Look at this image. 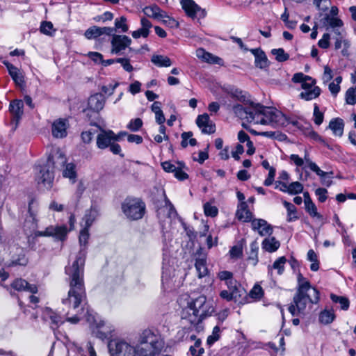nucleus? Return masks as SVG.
Instances as JSON below:
<instances>
[{
  "label": "nucleus",
  "instance_id": "393cba45",
  "mask_svg": "<svg viewBox=\"0 0 356 356\" xmlns=\"http://www.w3.org/2000/svg\"><path fill=\"white\" fill-rule=\"evenodd\" d=\"M11 286L17 291H28L32 293L38 292V287L35 285L30 284L25 280L21 278L14 280Z\"/></svg>",
  "mask_w": 356,
  "mask_h": 356
},
{
  "label": "nucleus",
  "instance_id": "09e8293b",
  "mask_svg": "<svg viewBox=\"0 0 356 356\" xmlns=\"http://www.w3.org/2000/svg\"><path fill=\"white\" fill-rule=\"evenodd\" d=\"M115 29H120L121 32L126 33L129 30L128 25L127 24V18L124 16L120 18H116L115 20Z\"/></svg>",
  "mask_w": 356,
  "mask_h": 356
},
{
  "label": "nucleus",
  "instance_id": "338daca9",
  "mask_svg": "<svg viewBox=\"0 0 356 356\" xmlns=\"http://www.w3.org/2000/svg\"><path fill=\"white\" fill-rule=\"evenodd\" d=\"M330 35L329 33H324L322 38L319 40L318 44L322 49H327L330 46Z\"/></svg>",
  "mask_w": 356,
  "mask_h": 356
},
{
  "label": "nucleus",
  "instance_id": "8fccbe9b",
  "mask_svg": "<svg viewBox=\"0 0 356 356\" xmlns=\"http://www.w3.org/2000/svg\"><path fill=\"white\" fill-rule=\"evenodd\" d=\"M40 29L41 33L47 35H51L56 31L54 29L53 24L51 22L47 21L42 22L41 23Z\"/></svg>",
  "mask_w": 356,
  "mask_h": 356
},
{
  "label": "nucleus",
  "instance_id": "2f4dec72",
  "mask_svg": "<svg viewBox=\"0 0 356 356\" xmlns=\"http://www.w3.org/2000/svg\"><path fill=\"white\" fill-rule=\"evenodd\" d=\"M236 216L239 220H242L245 222L251 220L252 214L248 209L246 202H242L240 204L236 211Z\"/></svg>",
  "mask_w": 356,
  "mask_h": 356
},
{
  "label": "nucleus",
  "instance_id": "a211bd4d",
  "mask_svg": "<svg viewBox=\"0 0 356 356\" xmlns=\"http://www.w3.org/2000/svg\"><path fill=\"white\" fill-rule=\"evenodd\" d=\"M23 108L24 103L22 100L15 99L10 103L9 110L13 116L12 123L15 124V128L23 115Z\"/></svg>",
  "mask_w": 356,
  "mask_h": 356
},
{
  "label": "nucleus",
  "instance_id": "c756f323",
  "mask_svg": "<svg viewBox=\"0 0 356 356\" xmlns=\"http://www.w3.org/2000/svg\"><path fill=\"white\" fill-rule=\"evenodd\" d=\"M15 254L17 255L13 256V260L10 266L20 265L25 266L28 262V259L25 256L24 248L21 246H15Z\"/></svg>",
  "mask_w": 356,
  "mask_h": 356
},
{
  "label": "nucleus",
  "instance_id": "a878e982",
  "mask_svg": "<svg viewBox=\"0 0 356 356\" xmlns=\"http://www.w3.org/2000/svg\"><path fill=\"white\" fill-rule=\"evenodd\" d=\"M141 28L132 32V37L138 39L140 37L147 38L149 33V29L152 26V23L147 19L143 17L140 19Z\"/></svg>",
  "mask_w": 356,
  "mask_h": 356
},
{
  "label": "nucleus",
  "instance_id": "bb28decb",
  "mask_svg": "<svg viewBox=\"0 0 356 356\" xmlns=\"http://www.w3.org/2000/svg\"><path fill=\"white\" fill-rule=\"evenodd\" d=\"M181 4L186 14L192 18H195L197 13L200 10V8L193 0H181Z\"/></svg>",
  "mask_w": 356,
  "mask_h": 356
},
{
  "label": "nucleus",
  "instance_id": "ea45409f",
  "mask_svg": "<svg viewBox=\"0 0 356 356\" xmlns=\"http://www.w3.org/2000/svg\"><path fill=\"white\" fill-rule=\"evenodd\" d=\"M307 259L312 262L310 269L312 271H317L319 269V261L318 256L313 250H309L307 252Z\"/></svg>",
  "mask_w": 356,
  "mask_h": 356
},
{
  "label": "nucleus",
  "instance_id": "79ce46f5",
  "mask_svg": "<svg viewBox=\"0 0 356 356\" xmlns=\"http://www.w3.org/2000/svg\"><path fill=\"white\" fill-rule=\"evenodd\" d=\"M302 159L304 160V163H306V165L309 168V169L312 171L316 172L317 175L322 176L324 175V171L321 170L320 168L314 162L311 161L308 154H305L304 159Z\"/></svg>",
  "mask_w": 356,
  "mask_h": 356
},
{
  "label": "nucleus",
  "instance_id": "aec40b11",
  "mask_svg": "<svg viewBox=\"0 0 356 356\" xmlns=\"http://www.w3.org/2000/svg\"><path fill=\"white\" fill-rule=\"evenodd\" d=\"M252 227L261 236H270L272 234L273 228L265 220L255 219L252 220Z\"/></svg>",
  "mask_w": 356,
  "mask_h": 356
},
{
  "label": "nucleus",
  "instance_id": "72a5a7b5",
  "mask_svg": "<svg viewBox=\"0 0 356 356\" xmlns=\"http://www.w3.org/2000/svg\"><path fill=\"white\" fill-rule=\"evenodd\" d=\"M151 61L159 67H170L172 65L171 60L163 55H153Z\"/></svg>",
  "mask_w": 356,
  "mask_h": 356
},
{
  "label": "nucleus",
  "instance_id": "de8ad7c7",
  "mask_svg": "<svg viewBox=\"0 0 356 356\" xmlns=\"http://www.w3.org/2000/svg\"><path fill=\"white\" fill-rule=\"evenodd\" d=\"M264 296V291L260 285L256 284L250 290L249 296L256 300H260Z\"/></svg>",
  "mask_w": 356,
  "mask_h": 356
},
{
  "label": "nucleus",
  "instance_id": "20e7f679",
  "mask_svg": "<svg viewBox=\"0 0 356 356\" xmlns=\"http://www.w3.org/2000/svg\"><path fill=\"white\" fill-rule=\"evenodd\" d=\"M213 311V307L207 301V298L204 296H200L188 303V307L183 312L182 319L191 325L196 326Z\"/></svg>",
  "mask_w": 356,
  "mask_h": 356
},
{
  "label": "nucleus",
  "instance_id": "f03ea898",
  "mask_svg": "<svg viewBox=\"0 0 356 356\" xmlns=\"http://www.w3.org/2000/svg\"><path fill=\"white\" fill-rule=\"evenodd\" d=\"M234 114L242 120L255 124L284 125L285 115L275 108L251 102L247 107L236 104L233 106Z\"/></svg>",
  "mask_w": 356,
  "mask_h": 356
},
{
  "label": "nucleus",
  "instance_id": "cd10ccee",
  "mask_svg": "<svg viewBox=\"0 0 356 356\" xmlns=\"http://www.w3.org/2000/svg\"><path fill=\"white\" fill-rule=\"evenodd\" d=\"M328 128L332 130L335 136L341 137L344 129L343 120L339 118L332 119Z\"/></svg>",
  "mask_w": 356,
  "mask_h": 356
},
{
  "label": "nucleus",
  "instance_id": "2eb2a0df",
  "mask_svg": "<svg viewBox=\"0 0 356 356\" xmlns=\"http://www.w3.org/2000/svg\"><path fill=\"white\" fill-rule=\"evenodd\" d=\"M131 39L125 35H113L111 41V53L119 54L126 48L129 47Z\"/></svg>",
  "mask_w": 356,
  "mask_h": 356
},
{
  "label": "nucleus",
  "instance_id": "052dcab7",
  "mask_svg": "<svg viewBox=\"0 0 356 356\" xmlns=\"http://www.w3.org/2000/svg\"><path fill=\"white\" fill-rule=\"evenodd\" d=\"M118 63H120L123 69L128 72L133 71L134 67L130 63V60L127 58H118L117 60Z\"/></svg>",
  "mask_w": 356,
  "mask_h": 356
},
{
  "label": "nucleus",
  "instance_id": "c03bdc74",
  "mask_svg": "<svg viewBox=\"0 0 356 356\" xmlns=\"http://www.w3.org/2000/svg\"><path fill=\"white\" fill-rule=\"evenodd\" d=\"M271 54L275 56L278 62H284L289 58V55L282 48L273 49L271 50Z\"/></svg>",
  "mask_w": 356,
  "mask_h": 356
},
{
  "label": "nucleus",
  "instance_id": "4468645a",
  "mask_svg": "<svg viewBox=\"0 0 356 356\" xmlns=\"http://www.w3.org/2000/svg\"><path fill=\"white\" fill-rule=\"evenodd\" d=\"M161 166L166 172H173L175 177L180 181H184L188 177L187 173L184 171V168H185L184 163H173L170 161H164L161 163Z\"/></svg>",
  "mask_w": 356,
  "mask_h": 356
},
{
  "label": "nucleus",
  "instance_id": "f8f14e48",
  "mask_svg": "<svg viewBox=\"0 0 356 356\" xmlns=\"http://www.w3.org/2000/svg\"><path fill=\"white\" fill-rule=\"evenodd\" d=\"M35 180L38 184H42L44 186L51 187L54 179V169L47 163L35 166Z\"/></svg>",
  "mask_w": 356,
  "mask_h": 356
},
{
  "label": "nucleus",
  "instance_id": "9b49d317",
  "mask_svg": "<svg viewBox=\"0 0 356 356\" xmlns=\"http://www.w3.org/2000/svg\"><path fill=\"white\" fill-rule=\"evenodd\" d=\"M211 246H193L192 259L195 261V267L200 278L208 273L207 259L208 250Z\"/></svg>",
  "mask_w": 356,
  "mask_h": 356
},
{
  "label": "nucleus",
  "instance_id": "e2e57ef3",
  "mask_svg": "<svg viewBox=\"0 0 356 356\" xmlns=\"http://www.w3.org/2000/svg\"><path fill=\"white\" fill-rule=\"evenodd\" d=\"M333 78L332 70L330 67L325 65L324 67V72L322 76V81L324 84L330 81Z\"/></svg>",
  "mask_w": 356,
  "mask_h": 356
},
{
  "label": "nucleus",
  "instance_id": "4be33fe9",
  "mask_svg": "<svg viewBox=\"0 0 356 356\" xmlns=\"http://www.w3.org/2000/svg\"><path fill=\"white\" fill-rule=\"evenodd\" d=\"M54 169H59L66 165V158L63 154L56 151L51 154L46 161Z\"/></svg>",
  "mask_w": 356,
  "mask_h": 356
},
{
  "label": "nucleus",
  "instance_id": "c85d7f7f",
  "mask_svg": "<svg viewBox=\"0 0 356 356\" xmlns=\"http://www.w3.org/2000/svg\"><path fill=\"white\" fill-rule=\"evenodd\" d=\"M229 290H223L220 292V296L227 301H230L233 299H236L238 296H241V294L240 293L242 291H244V289L241 287L238 288L236 285H232L229 286Z\"/></svg>",
  "mask_w": 356,
  "mask_h": 356
},
{
  "label": "nucleus",
  "instance_id": "f257e3e1",
  "mask_svg": "<svg viewBox=\"0 0 356 356\" xmlns=\"http://www.w3.org/2000/svg\"><path fill=\"white\" fill-rule=\"evenodd\" d=\"M86 248H80L72 265L65 267V274L68 276L70 285L68 296L63 299V305L76 309L86 300V293L84 285V264L86 257Z\"/></svg>",
  "mask_w": 356,
  "mask_h": 356
},
{
  "label": "nucleus",
  "instance_id": "6ab92c4d",
  "mask_svg": "<svg viewBox=\"0 0 356 356\" xmlns=\"http://www.w3.org/2000/svg\"><path fill=\"white\" fill-rule=\"evenodd\" d=\"M42 318L44 321H51V327L53 330H56L58 327L63 323L62 317L54 312L50 308H45L42 310Z\"/></svg>",
  "mask_w": 356,
  "mask_h": 356
},
{
  "label": "nucleus",
  "instance_id": "dca6fc26",
  "mask_svg": "<svg viewBox=\"0 0 356 356\" xmlns=\"http://www.w3.org/2000/svg\"><path fill=\"white\" fill-rule=\"evenodd\" d=\"M69 122L67 119L58 118L51 124V134L56 138H64L67 136Z\"/></svg>",
  "mask_w": 356,
  "mask_h": 356
},
{
  "label": "nucleus",
  "instance_id": "4c0bfd02",
  "mask_svg": "<svg viewBox=\"0 0 356 356\" xmlns=\"http://www.w3.org/2000/svg\"><path fill=\"white\" fill-rule=\"evenodd\" d=\"M225 91L234 99L240 102L245 101V96L243 94V91L234 87H227L224 88Z\"/></svg>",
  "mask_w": 356,
  "mask_h": 356
},
{
  "label": "nucleus",
  "instance_id": "a19ab883",
  "mask_svg": "<svg viewBox=\"0 0 356 356\" xmlns=\"http://www.w3.org/2000/svg\"><path fill=\"white\" fill-rule=\"evenodd\" d=\"M97 216V212L96 210L90 209L87 211L84 217L83 218V220L85 222L84 227L89 228L95 221Z\"/></svg>",
  "mask_w": 356,
  "mask_h": 356
},
{
  "label": "nucleus",
  "instance_id": "ddd939ff",
  "mask_svg": "<svg viewBox=\"0 0 356 356\" xmlns=\"http://www.w3.org/2000/svg\"><path fill=\"white\" fill-rule=\"evenodd\" d=\"M316 80L311 76H308L307 78L302 83V88L304 90L300 94L301 99L310 101L317 98L321 92V90L318 86H315Z\"/></svg>",
  "mask_w": 356,
  "mask_h": 356
},
{
  "label": "nucleus",
  "instance_id": "774afa93",
  "mask_svg": "<svg viewBox=\"0 0 356 356\" xmlns=\"http://www.w3.org/2000/svg\"><path fill=\"white\" fill-rule=\"evenodd\" d=\"M327 191L323 188H318L315 191V194L321 202H324L327 200Z\"/></svg>",
  "mask_w": 356,
  "mask_h": 356
},
{
  "label": "nucleus",
  "instance_id": "b1692460",
  "mask_svg": "<svg viewBox=\"0 0 356 356\" xmlns=\"http://www.w3.org/2000/svg\"><path fill=\"white\" fill-rule=\"evenodd\" d=\"M3 64L6 66L8 73L15 83L17 86H23L24 83V76L22 75L20 70L8 61H4Z\"/></svg>",
  "mask_w": 356,
  "mask_h": 356
},
{
  "label": "nucleus",
  "instance_id": "7ed1b4c3",
  "mask_svg": "<svg viewBox=\"0 0 356 356\" xmlns=\"http://www.w3.org/2000/svg\"><path fill=\"white\" fill-rule=\"evenodd\" d=\"M320 300V293L301 275L298 276V288L288 310L292 316L305 314L307 304L316 305Z\"/></svg>",
  "mask_w": 356,
  "mask_h": 356
},
{
  "label": "nucleus",
  "instance_id": "680f3d73",
  "mask_svg": "<svg viewBox=\"0 0 356 356\" xmlns=\"http://www.w3.org/2000/svg\"><path fill=\"white\" fill-rule=\"evenodd\" d=\"M321 179V183L322 184L329 187L330 186L332 185V177H333V172H324V175H318Z\"/></svg>",
  "mask_w": 356,
  "mask_h": 356
},
{
  "label": "nucleus",
  "instance_id": "3c124183",
  "mask_svg": "<svg viewBox=\"0 0 356 356\" xmlns=\"http://www.w3.org/2000/svg\"><path fill=\"white\" fill-rule=\"evenodd\" d=\"M314 123L319 126L323 122L324 115L320 111L318 106L315 104L314 106V113H313Z\"/></svg>",
  "mask_w": 356,
  "mask_h": 356
},
{
  "label": "nucleus",
  "instance_id": "69168bd1",
  "mask_svg": "<svg viewBox=\"0 0 356 356\" xmlns=\"http://www.w3.org/2000/svg\"><path fill=\"white\" fill-rule=\"evenodd\" d=\"M90 234L88 233V228L84 227L80 232L79 243L81 245H86L88 242Z\"/></svg>",
  "mask_w": 356,
  "mask_h": 356
},
{
  "label": "nucleus",
  "instance_id": "6e6d98bb",
  "mask_svg": "<svg viewBox=\"0 0 356 356\" xmlns=\"http://www.w3.org/2000/svg\"><path fill=\"white\" fill-rule=\"evenodd\" d=\"M325 20L332 28L334 29L336 27H341L343 25V22L340 19L334 17H330L328 15L325 17Z\"/></svg>",
  "mask_w": 356,
  "mask_h": 356
},
{
  "label": "nucleus",
  "instance_id": "c9c22d12",
  "mask_svg": "<svg viewBox=\"0 0 356 356\" xmlns=\"http://www.w3.org/2000/svg\"><path fill=\"white\" fill-rule=\"evenodd\" d=\"M286 261L285 257H280L276 259L272 266H268V273L272 274L273 269L277 270L278 275H282L284 270V264Z\"/></svg>",
  "mask_w": 356,
  "mask_h": 356
},
{
  "label": "nucleus",
  "instance_id": "37998d69",
  "mask_svg": "<svg viewBox=\"0 0 356 356\" xmlns=\"http://www.w3.org/2000/svg\"><path fill=\"white\" fill-rule=\"evenodd\" d=\"M218 277L221 280H225L228 287H229V286L235 285L236 284V281L233 280L232 273L229 271L224 270L218 273Z\"/></svg>",
  "mask_w": 356,
  "mask_h": 356
},
{
  "label": "nucleus",
  "instance_id": "5fc2aeb1",
  "mask_svg": "<svg viewBox=\"0 0 356 356\" xmlns=\"http://www.w3.org/2000/svg\"><path fill=\"white\" fill-rule=\"evenodd\" d=\"M229 255L232 259H240L243 255V246H232L229 250Z\"/></svg>",
  "mask_w": 356,
  "mask_h": 356
},
{
  "label": "nucleus",
  "instance_id": "1a4fd4ad",
  "mask_svg": "<svg viewBox=\"0 0 356 356\" xmlns=\"http://www.w3.org/2000/svg\"><path fill=\"white\" fill-rule=\"evenodd\" d=\"M184 227L189 241L193 244L197 243L199 244L206 243L207 245H216L218 243V237L214 236L213 232L209 233V226L204 225L202 232L197 233L191 227H188L184 224Z\"/></svg>",
  "mask_w": 356,
  "mask_h": 356
},
{
  "label": "nucleus",
  "instance_id": "603ef678",
  "mask_svg": "<svg viewBox=\"0 0 356 356\" xmlns=\"http://www.w3.org/2000/svg\"><path fill=\"white\" fill-rule=\"evenodd\" d=\"M346 103L350 105L356 104V86L348 89L346 92Z\"/></svg>",
  "mask_w": 356,
  "mask_h": 356
},
{
  "label": "nucleus",
  "instance_id": "58836bf2",
  "mask_svg": "<svg viewBox=\"0 0 356 356\" xmlns=\"http://www.w3.org/2000/svg\"><path fill=\"white\" fill-rule=\"evenodd\" d=\"M283 204L287 210V220L289 222H292L297 220L298 217L297 216L296 207L293 204L286 201H284Z\"/></svg>",
  "mask_w": 356,
  "mask_h": 356
},
{
  "label": "nucleus",
  "instance_id": "5701e85b",
  "mask_svg": "<svg viewBox=\"0 0 356 356\" xmlns=\"http://www.w3.org/2000/svg\"><path fill=\"white\" fill-rule=\"evenodd\" d=\"M250 51L255 58L254 64L257 67L265 69L268 67V58L264 51L259 48L252 49Z\"/></svg>",
  "mask_w": 356,
  "mask_h": 356
},
{
  "label": "nucleus",
  "instance_id": "0e129e2a",
  "mask_svg": "<svg viewBox=\"0 0 356 356\" xmlns=\"http://www.w3.org/2000/svg\"><path fill=\"white\" fill-rule=\"evenodd\" d=\"M248 260L251 261L252 264L255 266L258 262V247L252 246L248 257Z\"/></svg>",
  "mask_w": 356,
  "mask_h": 356
},
{
  "label": "nucleus",
  "instance_id": "473e14b6",
  "mask_svg": "<svg viewBox=\"0 0 356 356\" xmlns=\"http://www.w3.org/2000/svg\"><path fill=\"white\" fill-rule=\"evenodd\" d=\"M143 12L147 16L155 19L163 18L164 16V12L157 6H146Z\"/></svg>",
  "mask_w": 356,
  "mask_h": 356
},
{
  "label": "nucleus",
  "instance_id": "0eeeda50",
  "mask_svg": "<svg viewBox=\"0 0 356 356\" xmlns=\"http://www.w3.org/2000/svg\"><path fill=\"white\" fill-rule=\"evenodd\" d=\"M121 209L128 219L137 220L143 217L146 206L145 202L139 198L127 197L122 203Z\"/></svg>",
  "mask_w": 356,
  "mask_h": 356
},
{
  "label": "nucleus",
  "instance_id": "f704fd0d",
  "mask_svg": "<svg viewBox=\"0 0 356 356\" xmlns=\"http://www.w3.org/2000/svg\"><path fill=\"white\" fill-rule=\"evenodd\" d=\"M63 175L65 178H68L72 183H74L76 179V166L74 163H70L65 165L63 170Z\"/></svg>",
  "mask_w": 356,
  "mask_h": 356
},
{
  "label": "nucleus",
  "instance_id": "7c9ffc66",
  "mask_svg": "<svg viewBox=\"0 0 356 356\" xmlns=\"http://www.w3.org/2000/svg\"><path fill=\"white\" fill-rule=\"evenodd\" d=\"M336 318V315L332 309L322 310L318 315V321L323 325L331 324Z\"/></svg>",
  "mask_w": 356,
  "mask_h": 356
},
{
  "label": "nucleus",
  "instance_id": "864d4df0",
  "mask_svg": "<svg viewBox=\"0 0 356 356\" xmlns=\"http://www.w3.org/2000/svg\"><path fill=\"white\" fill-rule=\"evenodd\" d=\"M289 191L288 193L291 195H295L302 193L303 190V186L298 181H294L288 184Z\"/></svg>",
  "mask_w": 356,
  "mask_h": 356
},
{
  "label": "nucleus",
  "instance_id": "9d476101",
  "mask_svg": "<svg viewBox=\"0 0 356 356\" xmlns=\"http://www.w3.org/2000/svg\"><path fill=\"white\" fill-rule=\"evenodd\" d=\"M111 356H138L137 347L124 339H114L108 343Z\"/></svg>",
  "mask_w": 356,
  "mask_h": 356
},
{
  "label": "nucleus",
  "instance_id": "39448f33",
  "mask_svg": "<svg viewBox=\"0 0 356 356\" xmlns=\"http://www.w3.org/2000/svg\"><path fill=\"white\" fill-rule=\"evenodd\" d=\"M164 342L161 336L152 330H145L140 335L137 347L138 356H156L160 354Z\"/></svg>",
  "mask_w": 356,
  "mask_h": 356
},
{
  "label": "nucleus",
  "instance_id": "f3484780",
  "mask_svg": "<svg viewBox=\"0 0 356 356\" xmlns=\"http://www.w3.org/2000/svg\"><path fill=\"white\" fill-rule=\"evenodd\" d=\"M196 124L203 134H211L216 131V126L211 121L207 113L198 115L196 119Z\"/></svg>",
  "mask_w": 356,
  "mask_h": 356
},
{
  "label": "nucleus",
  "instance_id": "a18cd8bd",
  "mask_svg": "<svg viewBox=\"0 0 356 356\" xmlns=\"http://www.w3.org/2000/svg\"><path fill=\"white\" fill-rule=\"evenodd\" d=\"M85 37L88 39H95L101 35L100 27L93 26L88 29L84 33Z\"/></svg>",
  "mask_w": 356,
  "mask_h": 356
},
{
  "label": "nucleus",
  "instance_id": "e433bc0d",
  "mask_svg": "<svg viewBox=\"0 0 356 356\" xmlns=\"http://www.w3.org/2000/svg\"><path fill=\"white\" fill-rule=\"evenodd\" d=\"M330 299L332 300V302L339 303L340 305V308L342 310L346 311L348 309L350 306V301L346 297L339 296L336 294L331 293Z\"/></svg>",
  "mask_w": 356,
  "mask_h": 356
},
{
  "label": "nucleus",
  "instance_id": "423d86ee",
  "mask_svg": "<svg viewBox=\"0 0 356 356\" xmlns=\"http://www.w3.org/2000/svg\"><path fill=\"white\" fill-rule=\"evenodd\" d=\"M99 128L100 132L97 136V147L100 149L109 148L113 154H119L123 157L124 155L121 154V147L116 143L120 140V135H116L112 130H105L101 127Z\"/></svg>",
  "mask_w": 356,
  "mask_h": 356
},
{
  "label": "nucleus",
  "instance_id": "4d7b16f0",
  "mask_svg": "<svg viewBox=\"0 0 356 356\" xmlns=\"http://www.w3.org/2000/svg\"><path fill=\"white\" fill-rule=\"evenodd\" d=\"M143 126V121L140 118H136L134 120H131L129 123L127 124V127L132 131H138L140 127Z\"/></svg>",
  "mask_w": 356,
  "mask_h": 356
},
{
  "label": "nucleus",
  "instance_id": "bf43d9fd",
  "mask_svg": "<svg viewBox=\"0 0 356 356\" xmlns=\"http://www.w3.org/2000/svg\"><path fill=\"white\" fill-rule=\"evenodd\" d=\"M162 19L163 23L166 25L167 26H169L170 28H177L179 26V23L173 18L170 17L166 15V13L164 12V16L163 18H161Z\"/></svg>",
  "mask_w": 356,
  "mask_h": 356
},
{
  "label": "nucleus",
  "instance_id": "13d9d810",
  "mask_svg": "<svg viewBox=\"0 0 356 356\" xmlns=\"http://www.w3.org/2000/svg\"><path fill=\"white\" fill-rule=\"evenodd\" d=\"M204 211L206 216L214 217L218 214V209L216 207L211 205L209 203H206L204 205Z\"/></svg>",
  "mask_w": 356,
  "mask_h": 356
},
{
  "label": "nucleus",
  "instance_id": "6e6552de",
  "mask_svg": "<svg viewBox=\"0 0 356 356\" xmlns=\"http://www.w3.org/2000/svg\"><path fill=\"white\" fill-rule=\"evenodd\" d=\"M76 222L75 216L71 214L69 218L70 229L66 225L49 226L44 231H38L35 232V236L52 237L55 241L64 242L67 238L70 230L73 229Z\"/></svg>",
  "mask_w": 356,
  "mask_h": 356
},
{
  "label": "nucleus",
  "instance_id": "49530a36",
  "mask_svg": "<svg viewBox=\"0 0 356 356\" xmlns=\"http://www.w3.org/2000/svg\"><path fill=\"white\" fill-rule=\"evenodd\" d=\"M220 337V329L218 326H215L213 329L212 334L207 337V344L209 346H212L216 341L219 340Z\"/></svg>",
  "mask_w": 356,
  "mask_h": 356
},
{
  "label": "nucleus",
  "instance_id": "412c9836",
  "mask_svg": "<svg viewBox=\"0 0 356 356\" xmlns=\"http://www.w3.org/2000/svg\"><path fill=\"white\" fill-rule=\"evenodd\" d=\"M105 104V98L101 93H96L91 95L88 102V108L96 112H99L103 109Z\"/></svg>",
  "mask_w": 356,
  "mask_h": 356
}]
</instances>
